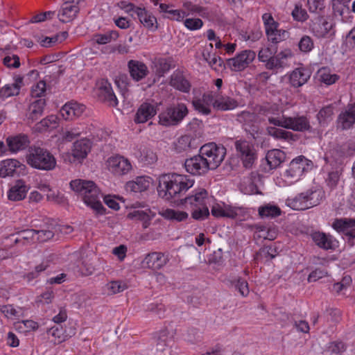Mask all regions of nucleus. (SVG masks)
<instances>
[{
    "mask_svg": "<svg viewBox=\"0 0 355 355\" xmlns=\"http://www.w3.org/2000/svg\"><path fill=\"white\" fill-rule=\"evenodd\" d=\"M193 180L185 175L163 174L159 180L158 195L167 201L180 202L183 195L193 187Z\"/></svg>",
    "mask_w": 355,
    "mask_h": 355,
    "instance_id": "f257e3e1",
    "label": "nucleus"
},
{
    "mask_svg": "<svg viewBox=\"0 0 355 355\" xmlns=\"http://www.w3.org/2000/svg\"><path fill=\"white\" fill-rule=\"evenodd\" d=\"M69 185L71 189L81 197L88 207L98 214H104V207L101 201L103 194L94 182L76 179L71 180Z\"/></svg>",
    "mask_w": 355,
    "mask_h": 355,
    "instance_id": "f03ea898",
    "label": "nucleus"
},
{
    "mask_svg": "<svg viewBox=\"0 0 355 355\" xmlns=\"http://www.w3.org/2000/svg\"><path fill=\"white\" fill-rule=\"evenodd\" d=\"M27 162L33 168L42 171H51L56 166V159L49 150L35 146L31 148Z\"/></svg>",
    "mask_w": 355,
    "mask_h": 355,
    "instance_id": "7ed1b4c3",
    "label": "nucleus"
},
{
    "mask_svg": "<svg viewBox=\"0 0 355 355\" xmlns=\"http://www.w3.org/2000/svg\"><path fill=\"white\" fill-rule=\"evenodd\" d=\"M189 110L183 103H178L167 107L158 116L159 123L163 126L178 125L188 115Z\"/></svg>",
    "mask_w": 355,
    "mask_h": 355,
    "instance_id": "20e7f679",
    "label": "nucleus"
},
{
    "mask_svg": "<svg viewBox=\"0 0 355 355\" xmlns=\"http://www.w3.org/2000/svg\"><path fill=\"white\" fill-rule=\"evenodd\" d=\"M322 192L320 189H309L295 198L288 199V205L295 210H305L320 204Z\"/></svg>",
    "mask_w": 355,
    "mask_h": 355,
    "instance_id": "39448f33",
    "label": "nucleus"
},
{
    "mask_svg": "<svg viewBox=\"0 0 355 355\" xmlns=\"http://www.w3.org/2000/svg\"><path fill=\"white\" fill-rule=\"evenodd\" d=\"M200 153L204 159L207 160L211 170H214L223 161L226 155V148L221 144L211 142L201 146Z\"/></svg>",
    "mask_w": 355,
    "mask_h": 355,
    "instance_id": "423d86ee",
    "label": "nucleus"
},
{
    "mask_svg": "<svg viewBox=\"0 0 355 355\" xmlns=\"http://www.w3.org/2000/svg\"><path fill=\"white\" fill-rule=\"evenodd\" d=\"M236 156L241 160L243 167L251 168L257 155L254 146L245 139H236L234 141Z\"/></svg>",
    "mask_w": 355,
    "mask_h": 355,
    "instance_id": "0eeeda50",
    "label": "nucleus"
},
{
    "mask_svg": "<svg viewBox=\"0 0 355 355\" xmlns=\"http://www.w3.org/2000/svg\"><path fill=\"white\" fill-rule=\"evenodd\" d=\"M257 112L259 115L266 116L270 124L282 128L286 116L284 115L283 110L278 105L263 104L257 107Z\"/></svg>",
    "mask_w": 355,
    "mask_h": 355,
    "instance_id": "6e6552de",
    "label": "nucleus"
},
{
    "mask_svg": "<svg viewBox=\"0 0 355 355\" xmlns=\"http://www.w3.org/2000/svg\"><path fill=\"white\" fill-rule=\"evenodd\" d=\"M331 226L337 232L343 235L349 243L353 245L355 239V218H336Z\"/></svg>",
    "mask_w": 355,
    "mask_h": 355,
    "instance_id": "1a4fd4ad",
    "label": "nucleus"
},
{
    "mask_svg": "<svg viewBox=\"0 0 355 355\" xmlns=\"http://www.w3.org/2000/svg\"><path fill=\"white\" fill-rule=\"evenodd\" d=\"M255 57L254 51L250 49L244 50L235 57L227 60V64L232 71H241L249 66Z\"/></svg>",
    "mask_w": 355,
    "mask_h": 355,
    "instance_id": "9d476101",
    "label": "nucleus"
},
{
    "mask_svg": "<svg viewBox=\"0 0 355 355\" xmlns=\"http://www.w3.org/2000/svg\"><path fill=\"white\" fill-rule=\"evenodd\" d=\"M207 163V160L200 153L187 159L184 162V168L187 172L193 175H202L211 170Z\"/></svg>",
    "mask_w": 355,
    "mask_h": 355,
    "instance_id": "9b49d317",
    "label": "nucleus"
},
{
    "mask_svg": "<svg viewBox=\"0 0 355 355\" xmlns=\"http://www.w3.org/2000/svg\"><path fill=\"white\" fill-rule=\"evenodd\" d=\"M208 192L205 189H198L192 191L191 194L180 200V205L187 209L200 207L207 204Z\"/></svg>",
    "mask_w": 355,
    "mask_h": 355,
    "instance_id": "f8f14e48",
    "label": "nucleus"
},
{
    "mask_svg": "<svg viewBox=\"0 0 355 355\" xmlns=\"http://www.w3.org/2000/svg\"><path fill=\"white\" fill-rule=\"evenodd\" d=\"M109 171L115 175L121 176L127 174L131 169L130 161L121 155H114L107 160Z\"/></svg>",
    "mask_w": 355,
    "mask_h": 355,
    "instance_id": "ddd939ff",
    "label": "nucleus"
},
{
    "mask_svg": "<svg viewBox=\"0 0 355 355\" xmlns=\"http://www.w3.org/2000/svg\"><path fill=\"white\" fill-rule=\"evenodd\" d=\"M308 167V159L304 156L300 155L291 162L289 168L285 172L286 176L291 178V182L297 181Z\"/></svg>",
    "mask_w": 355,
    "mask_h": 355,
    "instance_id": "4468645a",
    "label": "nucleus"
},
{
    "mask_svg": "<svg viewBox=\"0 0 355 355\" xmlns=\"http://www.w3.org/2000/svg\"><path fill=\"white\" fill-rule=\"evenodd\" d=\"M216 98V92L204 93L201 98L195 97L192 101L194 109L200 113L208 115L211 112L210 105L214 107Z\"/></svg>",
    "mask_w": 355,
    "mask_h": 355,
    "instance_id": "2eb2a0df",
    "label": "nucleus"
},
{
    "mask_svg": "<svg viewBox=\"0 0 355 355\" xmlns=\"http://www.w3.org/2000/svg\"><path fill=\"white\" fill-rule=\"evenodd\" d=\"M282 128L297 132L309 131L311 129L309 119L306 116H285Z\"/></svg>",
    "mask_w": 355,
    "mask_h": 355,
    "instance_id": "dca6fc26",
    "label": "nucleus"
},
{
    "mask_svg": "<svg viewBox=\"0 0 355 355\" xmlns=\"http://www.w3.org/2000/svg\"><path fill=\"white\" fill-rule=\"evenodd\" d=\"M310 236L314 243L323 250H333L337 246L336 240L333 236L320 231H313Z\"/></svg>",
    "mask_w": 355,
    "mask_h": 355,
    "instance_id": "f3484780",
    "label": "nucleus"
},
{
    "mask_svg": "<svg viewBox=\"0 0 355 355\" xmlns=\"http://www.w3.org/2000/svg\"><path fill=\"white\" fill-rule=\"evenodd\" d=\"M98 96L101 101L111 107L118 105L117 98L112 90L111 84L107 80L103 79L99 83Z\"/></svg>",
    "mask_w": 355,
    "mask_h": 355,
    "instance_id": "a211bd4d",
    "label": "nucleus"
},
{
    "mask_svg": "<svg viewBox=\"0 0 355 355\" xmlns=\"http://www.w3.org/2000/svg\"><path fill=\"white\" fill-rule=\"evenodd\" d=\"M168 261V258L164 254L154 252L148 254L141 262L144 268L152 270H159L164 266Z\"/></svg>",
    "mask_w": 355,
    "mask_h": 355,
    "instance_id": "6ab92c4d",
    "label": "nucleus"
},
{
    "mask_svg": "<svg viewBox=\"0 0 355 355\" xmlns=\"http://www.w3.org/2000/svg\"><path fill=\"white\" fill-rule=\"evenodd\" d=\"M169 85L176 90L182 93H189L191 88V83L185 76L183 71L175 70L170 77Z\"/></svg>",
    "mask_w": 355,
    "mask_h": 355,
    "instance_id": "aec40b11",
    "label": "nucleus"
},
{
    "mask_svg": "<svg viewBox=\"0 0 355 355\" xmlns=\"http://www.w3.org/2000/svg\"><path fill=\"white\" fill-rule=\"evenodd\" d=\"M157 112V106L149 103H143L138 108L134 118L136 123H144L152 119Z\"/></svg>",
    "mask_w": 355,
    "mask_h": 355,
    "instance_id": "412c9836",
    "label": "nucleus"
},
{
    "mask_svg": "<svg viewBox=\"0 0 355 355\" xmlns=\"http://www.w3.org/2000/svg\"><path fill=\"white\" fill-rule=\"evenodd\" d=\"M334 27L333 22L328 21L323 17H318L311 25V29L315 37L324 38L327 37Z\"/></svg>",
    "mask_w": 355,
    "mask_h": 355,
    "instance_id": "4be33fe9",
    "label": "nucleus"
},
{
    "mask_svg": "<svg viewBox=\"0 0 355 355\" xmlns=\"http://www.w3.org/2000/svg\"><path fill=\"white\" fill-rule=\"evenodd\" d=\"M293 54L289 49H286L275 54L267 62L265 63V67L267 69L275 71L276 72L283 69L286 65V60L288 58L292 57Z\"/></svg>",
    "mask_w": 355,
    "mask_h": 355,
    "instance_id": "5701e85b",
    "label": "nucleus"
},
{
    "mask_svg": "<svg viewBox=\"0 0 355 355\" xmlns=\"http://www.w3.org/2000/svg\"><path fill=\"white\" fill-rule=\"evenodd\" d=\"M46 107V100L39 98L34 100L28 106L26 117L28 123H33L39 119L44 113Z\"/></svg>",
    "mask_w": 355,
    "mask_h": 355,
    "instance_id": "b1692460",
    "label": "nucleus"
},
{
    "mask_svg": "<svg viewBox=\"0 0 355 355\" xmlns=\"http://www.w3.org/2000/svg\"><path fill=\"white\" fill-rule=\"evenodd\" d=\"M241 211V209L239 207H233L225 204H216L211 209V213L214 217H223L232 219L236 218Z\"/></svg>",
    "mask_w": 355,
    "mask_h": 355,
    "instance_id": "393cba45",
    "label": "nucleus"
},
{
    "mask_svg": "<svg viewBox=\"0 0 355 355\" xmlns=\"http://www.w3.org/2000/svg\"><path fill=\"white\" fill-rule=\"evenodd\" d=\"M128 67L130 76L135 81H139L147 76L148 69L142 62L139 60H130L128 62Z\"/></svg>",
    "mask_w": 355,
    "mask_h": 355,
    "instance_id": "a878e982",
    "label": "nucleus"
},
{
    "mask_svg": "<svg viewBox=\"0 0 355 355\" xmlns=\"http://www.w3.org/2000/svg\"><path fill=\"white\" fill-rule=\"evenodd\" d=\"M85 106L77 103H66L60 109V113L65 120H73L79 117L84 112Z\"/></svg>",
    "mask_w": 355,
    "mask_h": 355,
    "instance_id": "bb28decb",
    "label": "nucleus"
},
{
    "mask_svg": "<svg viewBox=\"0 0 355 355\" xmlns=\"http://www.w3.org/2000/svg\"><path fill=\"white\" fill-rule=\"evenodd\" d=\"M28 191V187L26 183L21 180H18L9 189L8 198L12 201L21 200L26 198Z\"/></svg>",
    "mask_w": 355,
    "mask_h": 355,
    "instance_id": "cd10ccee",
    "label": "nucleus"
},
{
    "mask_svg": "<svg viewBox=\"0 0 355 355\" xmlns=\"http://www.w3.org/2000/svg\"><path fill=\"white\" fill-rule=\"evenodd\" d=\"M311 77L308 69L297 68L293 71L290 75V83L294 87H300L304 85Z\"/></svg>",
    "mask_w": 355,
    "mask_h": 355,
    "instance_id": "c85d7f7f",
    "label": "nucleus"
},
{
    "mask_svg": "<svg viewBox=\"0 0 355 355\" xmlns=\"http://www.w3.org/2000/svg\"><path fill=\"white\" fill-rule=\"evenodd\" d=\"M153 63L155 74L158 77L164 76L171 68L174 67L173 60L171 58H156Z\"/></svg>",
    "mask_w": 355,
    "mask_h": 355,
    "instance_id": "c756f323",
    "label": "nucleus"
},
{
    "mask_svg": "<svg viewBox=\"0 0 355 355\" xmlns=\"http://www.w3.org/2000/svg\"><path fill=\"white\" fill-rule=\"evenodd\" d=\"M237 106L238 103L235 99L227 96H223L218 90L216 91L214 108L222 111H226L233 110Z\"/></svg>",
    "mask_w": 355,
    "mask_h": 355,
    "instance_id": "7c9ffc66",
    "label": "nucleus"
},
{
    "mask_svg": "<svg viewBox=\"0 0 355 355\" xmlns=\"http://www.w3.org/2000/svg\"><path fill=\"white\" fill-rule=\"evenodd\" d=\"M338 121L343 129L350 128L355 123V103L350 104L345 112L340 114Z\"/></svg>",
    "mask_w": 355,
    "mask_h": 355,
    "instance_id": "2f4dec72",
    "label": "nucleus"
},
{
    "mask_svg": "<svg viewBox=\"0 0 355 355\" xmlns=\"http://www.w3.org/2000/svg\"><path fill=\"white\" fill-rule=\"evenodd\" d=\"M286 154L279 149L269 150L266 156L268 165L270 169L277 168L286 160Z\"/></svg>",
    "mask_w": 355,
    "mask_h": 355,
    "instance_id": "473e14b6",
    "label": "nucleus"
},
{
    "mask_svg": "<svg viewBox=\"0 0 355 355\" xmlns=\"http://www.w3.org/2000/svg\"><path fill=\"white\" fill-rule=\"evenodd\" d=\"M7 143L10 151L17 152L25 149L29 144V140L26 135L19 134L8 137Z\"/></svg>",
    "mask_w": 355,
    "mask_h": 355,
    "instance_id": "72a5a7b5",
    "label": "nucleus"
},
{
    "mask_svg": "<svg viewBox=\"0 0 355 355\" xmlns=\"http://www.w3.org/2000/svg\"><path fill=\"white\" fill-rule=\"evenodd\" d=\"M174 332L168 329L161 330L155 337L156 349L157 351L163 352L166 347L170 346L173 342Z\"/></svg>",
    "mask_w": 355,
    "mask_h": 355,
    "instance_id": "f704fd0d",
    "label": "nucleus"
},
{
    "mask_svg": "<svg viewBox=\"0 0 355 355\" xmlns=\"http://www.w3.org/2000/svg\"><path fill=\"white\" fill-rule=\"evenodd\" d=\"M137 10V17L146 28L153 31L157 29V19L152 13L141 8Z\"/></svg>",
    "mask_w": 355,
    "mask_h": 355,
    "instance_id": "c9c22d12",
    "label": "nucleus"
},
{
    "mask_svg": "<svg viewBox=\"0 0 355 355\" xmlns=\"http://www.w3.org/2000/svg\"><path fill=\"white\" fill-rule=\"evenodd\" d=\"M23 85V77L20 76H15L14 82L11 84H7L0 89V96L2 97H9L17 95Z\"/></svg>",
    "mask_w": 355,
    "mask_h": 355,
    "instance_id": "e433bc0d",
    "label": "nucleus"
},
{
    "mask_svg": "<svg viewBox=\"0 0 355 355\" xmlns=\"http://www.w3.org/2000/svg\"><path fill=\"white\" fill-rule=\"evenodd\" d=\"M79 12V8L76 5L64 3V6L58 14L59 20L62 23L72 21Z\"/></svg>",
    "mask_w": 355,
    "mask_h": 355,
    "instance_id": "4c0bfd02",
    "label": "nucleus"
},
{
    "mask_svg": "<svg viewBox=\"0 0 355 355\" xmlns=\"http://www.w3.org/2000/svg\"><path fill=\"white\" fill-rule=\"evenodd\" d=\"M91 142L88 139H83L73 144V156L77 159H84L91 150Z\"/></svg>",
    "mask_w": 355,
    "mask_h": 355,
    "instance_id": "58836bf2",
    "label": "nucleus"
},
{
    "mask_svg": "<svg viewBox=\"0 0 355 355\" xmlns=\"http://www.w3.org/2000/svg\"><path fill=\"white\" fill-rule=\"evenodd\" d=\"M149 178L137 177L135 180L130 181L126 183V190L135 193H140L144 191L150 187Z\"/></svg>",
    "mask_w": 355,
    "mask_h": 355,
    "instance_id": "ea45409f",
    "label": "nucleus"
},
{
    "mask_svg": "<svg viewBox=\"0 0 355 355\" xmlns=\"http://www.w3.org/2000/svg\"><path fill=\"white\" fill-rule=\"evenodd\" d=\"M19 166L20 163L16 159H10L0 162V177L13 176Z\"/></svg>",
    "mask_w": 355,
    "mask_h": 355,
    "instance_id": "a19ab883",
    "label": "nucleus"
},
{
    "mask_svg": "<svg viewBox=\"0 0 355 355\" xmlns=\"http://www.w3.org/2000/svg\"><path fill=\"white\" fill-rule=\"evenodd\" d=\"M54 257V254H49L48 257H46L40 264L35 267L33 271L24 275V279H26L28 282H31L38 277L40 272L46 270L48 268L49 266V263L53 260Z\"/></svg>",
    "mask_w": 355,
    "mask_h": 355,
    "instance_id": "79ce46f5",
    "label": "nucleus"
},
{
    "mask_svg": "<svg viewBox=\"0 0 355 355\" xmlns=\"http://www.w3.org/2000/svg\"><path fill=\"white\" fill-rule=\"evenodd\" d=\"M58 125V117L55 115H50L41 120L35 125V130L38 132H44L47 130H52L57 128Z\"/></svg>",
    "mask_w": 355,
    "mask_h": 355,
    "instance_id": "37998d69",
    "label": "nucleus"
},
{
    "mask_svg": "<svg viewBox=\"0 0 355 355\" xmlns=\"http://www.w3.org/2000/svg\"><path fill=\"white\" fill-rule=\"evenodd\" d=\"M160 214L165 219L177 222L184 221L189 218V214L186 211L172 209H166L162 211Z\"/></svg>",
    "mask_w": 355,
    "mask_h": 355,
    "instance_id": "c03bdc74",
    "label": "nucleus"
},
{
    "mask_svg": "<svg viewBox=\"0 0 355 355\" xmlns=\"http://www.w3.org/2000/svg\"><path fill=\"white\" fill-rule=\"evenodd\" d=\"M150 211L136 210L128 214V217L142 222V226L144 229L147 228L154 215H150Z\"/></svg>",
    "mask_w": 355,
    "mask_h": 355,
    "instance_id": "a18cd8bd",
    "label": "nucleus"
},
{
    "mask_svg": "<svg viewBox=\"0 0 355 355\" xmlns=\"http://www.w3.org/2000/svg\"><path fill=\"white\" fill-rule=\"evenodd\" d=\"M258 211L261 218H275L281 214L280 208L270 204L259 207Z\"/></svg>",
    "mask_w": 355,
    "mask_h": 355,
    "instance_id": "49530a36",
    "label": "nucleus"
},
{
    "mask_svg": "<svg viewBox=\"0 0 355 355\" xmlns=\"http://www.w3.org/2000/svg\"><path fill=\"white\" fill-rule=\"evenodd\" d=\"M49 339L55 344H60L65 340L67 336L64 334L62 327L54 326L47 331Z\"/></svg>",
    "mask_w": 355,
    "mask_h": 355,
    "instance_id": "de8ad7c7",
    "label": "nucleus"
},
{
    "mask_svg": "<svg viewBox=\"0 0 355 355\" xmlns=\"http://www.w3.org/2000/svg\"><path fill=\"white\" fill-rule=\"evenodd\" d=\"M277 126L267 127L266 131L268 134L276 139H282L288 141L292 139L293 134L291 132L283 129L277 128Z\"/></svg>",
    "mask_w": 355,
    "mask_h": 355,
    "instance_id": "09e8293b",
    "label": "nucleus"
},
{
    "mask_svg": "<svg viewBox=\"0 0 355 355\" xmlns=\"http://www.w3.org/2000/svg\"><path fill=\"white\" fill-rule=\"evenodd\" d=\"M255 234L257 237L272 241L276 239L277 231L275 228H269L264 225H255Z\"/></svg>",
    "mask_w": 355,
    "mask_h": 355,
    "instance_id": "8fccbe9b",
    "label": "nucleus"
},
{
    "mask_svg": "<svg viewBox=\"0 0 355 355\" xmlns=\"http://www.w3.org/2000/svg\"><path fill=\"white\" fill-rule=\"evenodd\" d=\"M266 35L268 40L274 44H277L288 37L289 33L288 31L283 29H278V26H275V28H272V30Z\"/></svg>",
    "mask_w": 355,
    "mask_h": 355,
    "instance_id": "3c124183",
    "label": "nucleus"
},
{
    "mask_svg": "<svg viewBox=\"0 0 355 355\" xmlns=\"http://www.w3.org/2000/svg\"><path fill=\"white\" fill-rule=\"evenodd\" d=\"M119 34L116 31H111L105 34H96L94 35L93 40L98 44H106L112 40L118 38Z\"/></svg>",
    "mask_w": 355,
    "mask_h": 355,
    "instance_id": "603ef678",
    "label": "nucleus"
},
{
    "mask_svg": "<svg viewBox=\"0 0 355 355\" xmlns=\"http://www.w3.org/2000/svg\"><path fill=\"white\" fill-rule=\"evenodd\" d=\"M191 210V217L196 220H204L209 216V211L207 205L197 207Z\"/></svg>",
    "mask_w": 355,
    "mask_h": 355,
    "instance_id": "864d4df0",
    "label": "nucleus"
},
{
    "mask_svg": "<svg viewBox=\"0 0 355 355\" xmlns=\"http://www.w3.org/2000/svg\"><path fill=\"white\" fill-rule=\"evenodd\" d=\"M191 137L189 135H184L178 138L175 143V148L178 153L185 151L191 148Z\"/></svg>",
    "mask_w": 355,
    "mask_h": 355,
    "instance_id": "5fc2aeb1",
    "label": "nucleus"
},
{
    "mask_svg": "<svg viewBox=\"0 0 355 355\" xmlns=\"http://www.w3.org/2000/svg\"><path fill=\"white\" fill-rule=\"evenodd\" d=\"M293 19L297 21H305L309 18V15L305 9H304L301 4H295L294 9L291 13Z\"/></svg>",
    "mask_w": 355,
    "mask_h": 355,
    "instance_id": "6e6d98bb",
    "label": "nucleus"
},
{
    "mask_svg": "<svg viewBox=\"0 0 355 355\" xmlns=\"http://www.w3.org/2000/svg\"><path fill=\"white\" fill-rule=\"evenodd\" d=\"M106 287L110 294H116L128 288V285L121 281H112L107 284Z\"/></svg>",
    "mask_w": 355,
    "mask_h": 355,
    "instance_id": "4d7b16f0",
    "label": "nucleus"
},
{
    "mask_svg": "<svg viewBox=\"0 0 355 355\" xmlns=\"http://www.w3.org/2000/svg\"><path fill=\"white\" fill-rule=\"evenodd\" d=\"M300 50L303 53L310 52L314 47V43L311 37L304 35L298 43Z\"/></svg>",
    "mask_w": 355,
    "mask_h": 355,
    "instance_id": "13d9d810",
    "label": "nucleus"
},
{
    "mask_svg": "<svg viewBox=\"0 0 355 355\" xmlns=\"http://www.w3.org/2000/svg\"><path fill=\"white\" fill-rule=\"evenodd\" d=\"M307 6L309 12L319 14L325 8L324 0H307Z\"/></svg>",
    "mask_w": 355,
    "mask_h": 355,
    "instance_id": "bf43d9fd",
    "label": "nucleus"
},
{
    "mask_svg": "<svg viewBox=\"0 0 355 355\" xmlns=\"http://www.w3.org/2000/svg\"><path fill=\"white\" fill-rule=\"evenodd\" d=\"M46 89V83L44 80H40L32 87L31 96L33 98H41V97L44 96Z\"/></svg>",
    "mask_w": 355,
    "mask_h": 355,
    "instance_id": "052dcab7",
    "label": "nucleus"
},
{
    "mask_svg": "<svg viewBox=\"0 0 355 355\" xmlns=\"http://www.w3.org/2000/svg\"><path fill=\"white\" fill-rule=\"evenodd\" d=\"M276 53V49L270 47L261 49L258 53V59L261 62H267Z\"/></svg>",
    "mask_w": 355,
    "mask_h": 355,
    "instance_id": "680f3d73",
    "label": "nucleus"
},
{
    "mask_svg": "<svg viewBox=\"0 0 355 355\" xmlns=\"http://www.w3.org/2000/svg\"><path fill=\"white\" fill-rule=\"evenodd\" d=\"M17 234L20 238H17L15 239V244L21 243L22 240L28 241L33 239L34 236L36 235V230L33 229H27L19 232Z\"/></svg>",
    "mask_w": 355,
    "mask_h": 355,
    "instance_id": "e2e57ef3",
    "label": "nucleus"
},
{
    "mask_svg": "<svg viewBox=\"0 0 355 355\" xmlns=\"http://www.w3.org/2000/svg\"><path fill=\"white\" fill-rule=\"evenodd\" d=\"M184 24L190 31H196L201 28L203 21L199 18H187L184 20Z\"/></svg>",
    "mask_w": 355,
    "mask_h": 355,
    "instance_id": "0e129e2a",
    "label": "nucleus"
},
{
    "mask_svg": "<svg viewBox=\"0 0 355 355\" xmlns=\"http://www.w3.org/2000/svg\"><path fill=\"white\" fill-rule=\"evenodd\" d=\"M262 19L266 27V34L271 31L272 28H275V26H278V24L276 21H275L270 13H264L262 15Z\"/></svg>",
    "mask_w": 355,
    "mask_h": 355,
    "instance_id": "69168bd1",
    "label": "nucleus"
},
{
    "mask_svg": "<svg viewBox=\"0 0 355 355\" xmlns=\"http://www.w3.org/2000/svg\"><path fill=\"white\" fill-rule=\"evenodd\" d=\"M346 346L345 345L340 341H335L330 343L328 346V351L331 352V354L338 355L340 354L342 352L345 351Z\"/></svg>",
    "mask_w": 355,
    "mask_h": 355,
    "instance_id": "338daca9",
    "label": "nucleus"
},
{
    "mask_svg": "<svg viewBox=\"0 0 355 355\" xmlns=\"http://www.w3.org/2000/svg\"><path fill=\"white\" fill-rule=\"evenodd\" d=\"M345 46L346 51H350L355 49V27H354L346 35Z\"/></svg>",
    "mask_w": 355,
    "mask_h": 355,
    "instance_id": "774afa93",
    "label": "nucleus"
}]
</instances>
